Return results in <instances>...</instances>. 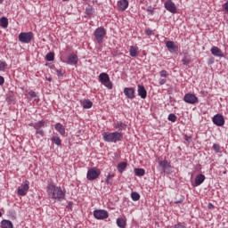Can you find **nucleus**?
Segmentation results:
<instances>
[{
	"mask_svg": "<svg viewBox=\"0 0 228 228\" xmlns=\"http://www.w3.org/2000/svg\"><path fill=\"white\" fill-rule=\"evenodd\" d=\"M46 193L49 199L56 200L57 202H62L65 200V195L67 191L61 187L55 185L54 183H48L46 186Z\"/></svg>",
	"mask_w": 228,
	"mask_h": 228,
	"instance_id": "obj_1",
	"label": "nucleus"
},
{
	"mask_svg": "<svg viewBox=\"0 0 228 228\" xmlns=\"http://www.w3.org/2000/svg\"><path fill=\"white\" fill-rule=\"evenodd\" d=\"M102 136L104 142H108L109 143H117V142H120L124 138V134L120 132H104Z\"/></svg>",
	"mask_w": 228,
	"mask_h": 228,
	"instance_id": "obj_2",
	"label": "nucleus"
},
{
	"mask_svg": "<svg viewBox=\"0 0 228 228\" xmlns=\"http://www.w3.org/2000/svg\"><path fill=\"white\" fill-rule=\"evenodd\" d=\"M159 169L160 170L161 174H172V165L167 159H158Z\"/></svg>",
	"mask_w": 228,
	"mask_h": 228,
	"instance_id": "obj_3",
	"label": "nucleus"
},
{
	"mask_svg": "<svg viewBox=\"0 0 228 228\" xmlns=\"http://www.w3.org/2000/svg\"><path fill=\"white\" fill-rule=\"evenodd\" d=\"M28 126H30V127H34V129H36V134H39V136L45 135V132L44 131V129H42V127H45V121L39 120L36 123H30V124H28Z\"/></svg>",
	"mask_w": 228,
	"mask_h": 228,
	"instance_id": "obj_4",
	"label": "nucleus"
},
{
	"mask_svg": "<svg viewBox=\"0 0 228 228\" xmlns=\"http://www.w3.org/2000/svg\"><path fill=\"white\" fill-rule=\"evenodd\" d=\"M101 175V170L97 167H91L87 171L86 179L87 181H95Z\"/></svg>",
	"mask_w": 228,
	"mask_h": 228,
	"instance_id": "obj_5",
	"label": "nucleus"
},
{
	"mask_svg": "<svg viewBox=\"0 0 228 228\" xmlns=\"http://www.w3.org/2000/svg\"><path fill=\"white\" fill-rule=\"evenodd\" d=\"M94 35L98 44H102V40H104V37H106V29H104L102 27H100L94 30Z\"/></svg>",
	"mask_w": 228,
	"mask_h": 228,
	"instance_id": "obj_6",
	"label": "nucleus"
},
{
	"mask_svg": "<svg viewBox=\"0 0 228 228\" xmlns=\"http://www.w3.org/2000/svg\"><path fill=\"white\" fill-rule=\"evenodd\" d=\"M100 81L106 88H109V90H111L113 88V84L111 81H110V75L108 73H101L99 75Z\"/></svg>",
	"mask_w": 228,
	"mask_h": 228,
	"instance_id": "obj_7",
	"label": "nucleus"
},
{
	"mask_svg": "<svg viewBox=\"0 0 228 228\" xmlns=\"http://www.w3.org/2000/svg\"><path fill=\"white\" fill-rule=\"evenodd\" d=\"M19 40L21 44H29L33 40V32H21L19 35Z\"/></svg>",
	"mask_w": 228,
	"mask_h": 228,
	"instance_id": "obj_8",
	"label": "nucleus"
},
{
	"mask_svg": "<svg viewBox=\"0 0 228 228\" xmlns=\"http://www.w3.org/2000/svg\"><path fill=\"white\" fill-rule=\"evenodd\" d=\"M29 190V181L26 180L20 187H18V195L20 197H26Z\"/></svg>",
	"mask_w": 228,
	"mask_h": 228,
	"instance_id": "obj_9",
	"label": "nucleus"
},
{
	"mask_svg": "<svg viewBox=\"0 0 228 228\" xmlns=\"http://www.w3.org/2000/svg\"><path fill=\"white\" fill-rule=\"evenodd\" d=\"M184 102H187V104H197L199 102V98L197 95L188 93L183 96Z\"/></svg>",
	"mask_w": 228,
	"mask_h": 228,
	"instance_id": "obj_10",
	"label": "nucleus"
},
{
	"mask_svg": "<svg viewBox=\"0 0 228 228\" xmlns=\"http://www.w3.org/2000/svg\"><path fill=\"white\" fill-rule=\"evenodd\" d=\"M212 122L213 124H215V126L222 127V126L225 124V119L224 118V116H222L221 114H216L213 117Z\"/></svg>",
	"mask_w": 228,
	"mask_h": 228,
	"instance_id": "obj_11",
	"label": "nucleus"
},
{
	"mask_svg": "<svg viewBox=\"0 0 228 228\" xmlns=\"http://www.w3.org/2000/svg\"><path fill=\"white\" fill-rule=\"evenodd\" d=\"M164 6L167 12H170V13H177V7L175 6V4L172 2V0L166 1Z\"/></svg>",
	"mask_w": 228,
	"mask_h": 228,
	"instance_id": "obj_12",
	"label": "nucleus"
},
{
	"mask_svg": "<svg viewBox=\"0 0 228 228\" xmlns=\"http://www.w3.org/2000/svg\"><path fill=\"white\" fill-rule=\"evenodd\" d=\"M94 216L96 217L97 220H105V218H108L110 215L106 210H94Z\"/></svg>",
	"mask_w": 228,
	"mask_h": 228,
	"instance_id": "obj_13",
	"label": "nucleus"
},
{
	"mask_svg": "<svg viewBox=\"0 0 228 228\" xmlns=\"http://www.w3.org/2000/svg\"><path fill=\"white\" fill-rule=\"evenodd\" d=\"M136 90L134 87H125L124 88V94L126 97V99H134L136 95H134Z\"/></svg>",
	"mask_w": 228,
	"mask_h": 228,
	"instance_id": "obj_14",
	"label": "nucleus"
},
{
	"mask_svg": "<svg viewBox=\"0 0 228 228\" xmlns=\"http://www.w3.org/2000/svg\"><path fill=\"white\" fill-rule=\"evenodd\" d=\"M78 61H79V58H77V54L70 53L68 56L66 63H68V65H77Z\"/></svg>",
	"mask_w": 228,
	"mask_h": 228,
	"instance_id": "obj_15",
	"label": "nucleus"
},
{
	"mask_svg": "<svg viewBox=\"0 0 228 228\" xmlns=\"http://www.w3.org/2000/svg\"><path fill=\"white\" fill-rule=\"evenodd\" d=\"M166 47H167L170 53H177V51H179V47L175 45V43H174V41H167L166 43Z\"/></svg>",
	"mask_w": 228,
	"mask_h": 228,
	"instance_id": "obj_16",
	"label": "nucleus"
},
{
	"mask_svg": "<svg viewBox=\"0 0 228 228\" xmlns=\"http://www.w3.org/2000/svg\"><path fill=\"white\" fill-rule=\"evenodd\" d=\"M127 6H129V1L127 0H119L118 2V8L121 12H126V10H127Z\"/></svg>",
	"mask_w": 228,
	"mask_h": 228,
	"instance_id": "obj_17",
	"label": "nucleus"
},
{
	"mask_svg": "<svg viewBox=\"0 0 228 228\" xmlns=\"http://www.w3.org/2000/svg\"><path fill=\"white\" fill-rule=\"evenodd\" d=\"M113 128L118 129V131H126L127 125L124 124L122 121H117L114 122Z\"/></svg>",
	"mask_w": 228,
	"mask_h": 228,
	"instance_id": "obj_18",
	"label": "nucleus"
},
{
	"mask_svg": "<svg viewBox=\"0 0 228 228\" xmlns=\"http://www.w3.org/2000/svg\"><path fill=\"white\" fill-rule=\"evenodd\" d=\"M210 51L213 56H217L218 58H224V53L220 48H218V46H213Z\"/></svg>",
	"mask_w": 228,
	"mask_h": 228,
	"instance_id": "obj_19",
	"label": "nucleus"
},
{
	"mask_svg": "<svg viewBox=\"0 0 228 228\" xmlns=\"http://www.w3.org/2000/svg\"><path fill=\"white\" fill-rule=\"evenodd\" d=\"M138 95L141 97V99H147V90H145V86H138Z\"/></svg>",
	"mask_w": 228,
	"mask_h": 228,
	"instance_id": "obj_20",
	"label": "nucleus"
},
{
	"mask_svg": "<svg viewBox=\"0 0 228 228\" xmlns=\"http://www.w3.org/2000/svg\"><path fill=\"white\" fill-rule=\"evenodd\" d=\"M54 128L61 136H65V126L61 123H57L55 124Z\"/></svg>",
	"mask_w": 228,
	"mask_h": 228,
	"instance_id": "obj_21",
	"label": "nucleus"
},
{
	"mask_svg": "<svg viewBox=\"0 0 228 228\" xmlns=\"http://www.w3.org/2000/svg\"><path fill=\"white\" fill-rule=\"evenodd\" d=\"M129 53H130V56L132 58H136V56H138V54H140V50L138 48V46H130V50H129Z\"/></svg>",
	"mask_w": 228,
	"mask_h": 228,
	"instance_id": "obj_22",
	"label": "nucleus"
},
{
	"mask_svg": "<svg viewBox=\"0 0 228 228\" xmlns=\"http://www.w3.org/2000/svg\"><path fill=\"white\" fill-rule=\"evenodd\" d=\"M206 181V176L204 175H198L195 178L196 186H200Z\"/></svg>",
	"mask_w": 228,
	"mask_h": 228,
	"instance_id": "obj_23",
	"label": "nucleus"
},
{
	"mask_svg": "<svg viewBox=\"0 0 228 228\" xmlns=\"http://www.w3.org/2000/svg\"><path fill=\"white\" fill-rule=\"evenodd\" d=\"M2 228H13V223L10 220H3L1 222Z\"/></svg>",
	"mask_w": 228,
	"mask_h": 228,
	"instance_id": "obj_24",
	"label": "nucleus"
},
{
	"mask_svg": "<svg viewBox=\"0 0 228 228\" xmlns=\"http://www.w3.org/2000/svg\"><path fill=\"white\" fill-rule=\"evenodd\" d=\"M82 106L85 110H90V108H92V106H94V103L90 100H84L82 102Z\"/></svg>",
	"mask_w": 228,
	"mask_h": 228,
	"instance_id": "obj_25",
	"label": "nucleus"
},
{
	"mask_svg": "<svg viewBox=\"0 0 228 228\" xmlns=\"http://www.w3.org/2000/svg\"><path fill=\"white\" fill-rule=\"evenodd\" d=\"M126 168H127V162H120L118 165V172H119V174H122Z\"/></svg>",
	"mask_w": 228,
	"mask_h": 228,
	"instance_id": "obj_26",
	"label": "nucleus"
},
{
	"mask_svg": "<svg viewBox=\"0 0 228 228\" xmlns=\"http://www.w3.org/2000/svg\"><path fill=\"white\" fill-rule=\"evenodd\" d=\"M117 225L119 228H126L127 225V223L126 222V220L124 218H118L117 219Z\"/></svg>",
	"mask_w": 228,
	"mask_h": 228,
	"instance_id": "obj_27",
	"label": "nucleus"
},
{
	"mask_svg": "<svg viewBox=\"0 0 228 228\" xmlns=\"http://www.w3.org/2000/svg\"><path fill=\"white\" fill-rule=\"evenodd\" d=\"M182 63L183 65H186V66L190 65V63H191V57H190V55L188 54H185L182 59Z\"/></svg>",
	"mask_w": 228,
	"mask_h": 228,
	"instance_id": "obj_28",
	"label": "nucleus"
},
{
	"mask_svg": "<svg viewBox=\"0 0 228 228\" xmlns=\"http://www.w3.org/2000/svg\"><path fill=\"white\" fill-rule=\"evenodd\" d=\"M51 140L53 143H55L58 147H61V139L59 136H53Z\"/></svg>",
	"mask_w": 228,
	"mask_h": 228,
	"instance_id": "obj_29",
	"label": "nucleus"
},
{
	"mask_svg": "<svg viewBox=\"0 0 228 228\" xmlns=\"http://www.w3.org/2000/svg\"><path fill=\"white\" fill-rule=\"evenodd\" d=\"M134 174L138 177H142V175H145V169H143V168H135L134 169Z\"/></svg>",
	"mask_w": 228,
	"mask_h": 228,
	"instance_id": "obj_30",
	"label": "nucleus"
},
{
	"mask_svg": "<svg viewBox=\"0 0 228 228\" xmlns=\"http://www.w3.org/2000/svg\"><path fill=\"white\" fill-rule=\"evenodd\" d=\"M0 26L2 28H8V18L6 17H2L0 19Z\"/></svg>",
	"mask_w": 228,
	"mask_h": 228,
	"instance_id": "obj_31",
	"label": "nucleus"
},
{
	"mask_svg": "<svg viewBox=\"0 0 228 228\" xmlns=\"http://www.w3.org/2000/svg\"><path fill=\"white\" fill-rule=\"evenodd\" d=\"M131 199L134 200V202H136L140 199V194L136 191H134L131 193Z\"/></svg>",
	"mask_w": 228,
	"mask_h": 228,
	"instance_id": "obj_32",
	"label": "nucleus"
},
{
	"mask_svg": "<svg viewBox=\"0 0 228 228\" xmlns=\"http://www.w3.org/2000/svg\"><path fill=\"white\" fill-rule=\"evenodd\" d=\"M8 69V64L4 61H0V70L4 72Z\"/></svg>",
	"mask_w": 228,
	"mask_h": 228,
	"instance_id": "obj_33",
	"label": "nucleus"
},
{
	"mask_svg": "<svg viewBox=\"0 0 228 228\" xmlns=\"http://www.w3.org/2000/svg\"><path fill=\"white\" fill-rule=\"evenodd\" d=\"M86 15H93L94 14V7H92L91 5H88L86 9Z\"/></svg>",
	"mask_w": 228,
	"mask_h": 228,
	"instance_id": "obj_34",
	"label": "nucleus"
},
{
	"mask_svg": "<svg viewBox=\"0 0 228 228\" xmlns=\"http://www.w3.org/2000/svg\"><path fill=\"white\" fill-rule=\"evenodd\" d=\"M167 120H169V122H176L177 121V116H175V114H169Z\"/></svg>",
	"mask_w": 228,
	"mask_h": 228,
	"instance_id": "obj_35",
	"label": "nucleus"
},
{
	"mask_svg": "<svg viewBox=\"0 0 228 228\" xmlns=\"http://www.w3.org/2000/svg\"><path fill=\"white\" fill-rule=\"evenodd\" d=\"M47 61H54V53H49L46 54Z\"/></svg>",
	"mask_w": 228,
	"mask_h": 228,
	"instance_id": "obj_36",
	"label": "nucleus"
},
{
	"mask_svg": "<svg viewBox=\"0 0 228 228\" xmlns=\"http://www.w3.org/2000/svg\"><path fill=\"white\" fill-rule=\"evenodd\" d=\"M113 177H115V175L109 174L106 178V183L111 185V182L110 181V179H113Z\"/></svg>",
	"mask_w": 228,
	"mask_h": 228,
	"instance_id": "obj_37",
	"label": "nucleus"
},
{
	"mask_svg": "<svg viewBox=\"0 0 228 228\" xmlns=\"http://www.w3.org/2000/svg\"><path fill=\"white\" fill-rule=\"evenodd\" d=\"M213 150L215 151V152H220L221 149H220V144L218 143H214L213 145Z\"/></svg>",
	"mask_w": 228,
	"mask_h": 228,
	"instance_id": "obj_38",
	"label": "nucleus"
},
{
	"mask_svg": "<svg viewBox=\"0 0 228 228\" xmlns=\"http://www.w3.org/2000/svg\"><path fill=\"white\" fill-rule=\"evenodd\" d=\"M159 74L160 77H168V72L167 70H161Z\"/></svg>",
	"mask_w": 228,
	"mask_h": 228,
	"instance_id": "obj_39",
	"label": "nucleus"
},
{
	"mask_svg": "<svg viewBox=\"0 0 228 228\" xmlns=\"http://www.w3.org/2000/svg\"><path fill=\"white\" fill-rule=\"evenodd\" d=\"M56 74H57L58 77H63V70L56 69Z\"/></svg>",
	"mask_w": 228,
	"mask_h": 228,
	"instance_id": "obj_40",
	"label": "nucleus"
},
{
	"mask_svg": "<svg viewBox=\"0 0 228 228\" xmlns=\"http://www.w3.org/2000/svg\"><path fill=\"white\" fill-rule=\"evenodd\" d=\"M28 95H29L32 99H35V97H37V93H35V91H29V92H28Z\"/></svg>",
	"mask_w": 228,
	"mask_h": 228,
	"instance_id": "obj_41",
	"label": "nucleus"
},
{
	"mask_svg": "<svg viewBox=\"0 0 228 228\" xmlns=\"http://www.w3.org/2000/svg\"><path fill=\"white\" fill-rule=\"evenodd\" d=\"M6 101H7V102H8V104H12V102H13V96H8L7 98H6Z\"/></svg>",
	"mask_w": 228,
	"mask_h": 228,
	"instance_id": "obj_42",
	"label": "nucleus"
},
{
	"mask_svg": "<svg viewBox=\"0 0 228 228\" xmlns=\"http://www.w3.org/2000/svg\"><path fill=\"white\" fill-rule=\"evenodd\" d=\"M144 32L148 35V37L152 35V30L151 28H146Z\"/></svg>",
	"mask_w": 228,
	"mask_h": 228,
	"instance_id": "obj_43",
	"label": "nucleus"
},
{
	"mask_svg": "<svg viewBox=\"0 0 228 228\" xmlns=\"http://www.w3.org/2000/svg\"><path fill=\"white\" fill-rule=\"evenodd\" d=\"M184 141L190 143L191 142V137L188 135H184Z\"/></svg>",
	"mask_w": 228,
	"mask_h": 228,
	"instance_id": "obj_44",
	"label": "nucleus"
},
{
	"mask_svg": "<svg viewBox=\"0 0 228 228\" xmlns=\"http://www.w3.org/2000/svg\"><path fill=\"white\" fill-rule=\"evenodd\" d=\"M4 85V77L0 76V86Z\"/></svg>",
	"mask_w": 228,
	"mask_h": 228,
	"instance_id": "obj_45",
	"label": "nucleus"
},
{
	"mask_svg": "<svg viewBox=\"0 0 228 228\" xmlns=\"http://www.w3.org/2000/svg\"><path fill=\"white\" fill-rule=\"evenodd\" d=\"M175 228H186L184 224H177L175 225Z\"/></svg>",
	"mask_w": 228,
	"mask_h": 228,
	"instance_id": "obj_46",
	"label": "nucleus"
},
{
	"mask_svg": "<svg viewBox=\"0 0 228 228\" xmlns=\"http://www.w3.org/2000/svg\"><path fill=\"white\" fill-rule=\"evenodd\" d=\"M159 83V85H165L167 83V79L161 78Z\"/></svg>",
	"mask_w": 228,
	"mask_h": 228,
	"instance_id": "obj_47",
	"label": "nucleus"
},
{
	"mask_svg": "<svg viewBox=\"0 0 228 228\" xmlns=\"http://www.w3.org/2000/svg\"><path fill=\"white\" fill-rule=\"evenodd\" d=\"M223 8L225 10V12H228V2L224 4Z\"/></svg>",
	"mask_w": 228,
	"mask_h": 228,
	"instance_id": "obj_48",
	"label": "nucleus"
},
{
	"mask_svg": "<svg viewBox=\"0 0 228 228\" xmlns=\"http://www.w3.org/2000/svg\"><path fill=\"white\" fill-rule=\"evenodd\" d=\"M208 209H215V205H213V203H208Z\"/></svg>",
	"mask_w": 228,
	"mask_h": 228,
	"instance_id": "obj_49",
	"label": "nucleus"
},
{
	"mask_svg": "<svg viewBox=\"0 0 228 228\" xmlns=\"http://www.w3.org/2000/svg\"><path fill=\"white\" fill-rule=\"evenodd\" d=\"M226 24H228V15L225 17Z\"/></svg>",
	"mask_w": 228,
	"mask_h": 228,
	"instance_id": "obj_50",
	"label": "nucleus"
},
{
	"mask_svg": "<svg viewBox=\"0 0 228 228\" xmlns=\"http://www.w3.org/2000/svg\"><path fill=\"white\" fill-rule=\"evenodd\" d=\"M4 0H0V4H3V2H4Z\"/></svg>",
	"mask_w": 228,
	"mask_h": 228,
	"instance_id": "obj_51",
	"label": "nucleus"
},
{
	"mask_svg": "<svg viewBox=\"0 0 228 228\" xmlns=\"http://www.w3.org/2000/svg\"><path fill=\"white\" fill-rule=\"evenodd\" d=\"M1 216H3V213L0 212V218H1Z\"/></svg>",
	"mask_w": 228,
	"mask_h": 228,
	"instance_id": "obj_52",
	"label": "nucleus"
},
{
	"mask_svg": "<svg viewBox=\"0 0 228 228\" xmlns=\"http://www.w3.org/2000/svg\"><path fill=\"white\" fill-rule=\"evenodd\" d=\"M179 202H181V201H175V204H179Z\"/></svg>",
	"mask_w": 228,
	"mask_h": 228,
	"instance_id": "obj_53",
	"label": "nucleus"
},
{
	"mask_svg": "<svg viewBox=\"0 0 228 228\" xmlns=\"http://www.w3.org/2000/svg\"><path fill=\"white\" fill-rule=\"evenodd\" d=\"M112 54H113V56H117V54H115V53H112Z\"/></svg>",
	"mask_w": 228,
	"mask_h": 228,
	"instance_id": "obj_54",
	"label": "nucleus"
},
{
	"mask_svg": "<svg viewBox=\"0 0 228 228\" xmlns=\"http://www.w3.org/2000/svg\"><path fill=\"white\" fill-rule=\"evenodd\" d=\"M62 1H69V0H62Z\"/></svg>",
	"mask_w": 228,
	"mask_h": 228,
	"instance_id": "obj_55",
	"label": "nucleus"
}]
</instances>
